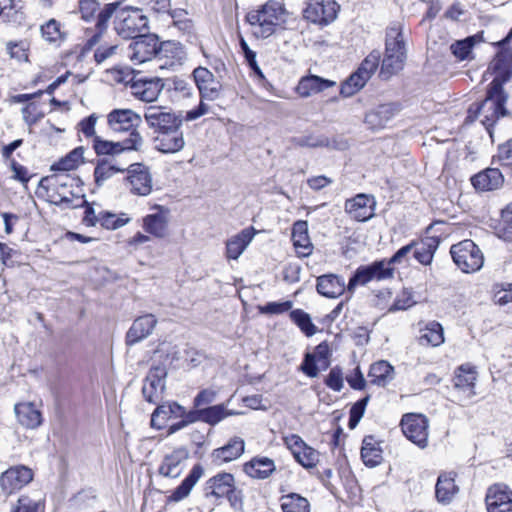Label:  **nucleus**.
Here are the masks:
<instances>
[{"instance_id": "31", "label": "nucleus", "mask_w": 512, "mask_h": 512, "mask_svg": "<svg viewBox=\"0 0 512 512\" xmlns=\"http://www.w3.org/2000/svg\"><path fill=\"white\" fill-rule=\"evenodd\" d=\"M185 415V409L176 402H168L159 405L151 416V425L158 429L165 426L166 422L175 417H183Z\"/></svg>"}, {"instance_id": "42", "label": "nucleus", "mask_w": 512, "mask_h": 512, "mask_svg": "<svg viewBox=\"0 0 512 512\" xmlns=\"http://www.w3.org/2000/svg\"><path fill=\"white\" fill-rule=\"evenodd\" d=\"M281 508L283 512H309V503L297 494H289L281 498Z\"/></svg>"}, {"instance_id": "49", "label": "nucleus", "mask_w": 512, "mask_h": 512, "mask_svg": "<svg viewBox=\"0 0 512 512\" xmlns=\"http://www.w3.org/2000/svg\"><path fill=\"white\" fill-rule=\"evenodd\" d=\"M476 42V36L467 37L456 41L450 46L452 54L459 60H465L471 54L472 48Z\"/></svg>"}, {"instance_id": "5", "label": "nucleus", "mask_w": 512, "mask_h": 512, "mask_svg": "<svg viewBox=\"0 0 512 512\" xmlns=\"http://www.w3.org/2000/svg\"><path fill=\"white\" fill-rule=\"evenodd\" d=\"M406 61V48L402 27L393 25L387 30L385 55L381 66V75L385 78L401 71Z\"/></svg>"}, {"instance_id": "25", "label": "nucleus", "mask_w": 512, "mask_h": 512, "mask_svg": "<svg viewBox=\"0 0 512 512\" xmlns=\"http://www.w3.org/2000/svg\"><path fill=\"white\" fill-rule=\"evenodd\" d=\"M184 144L180 128L163 131L154 137L155 148L163 153H176L184 147Z\"/></svg>"}, {"instance_id": "9", "label": "nucleus", "mask_w": 512, "mask_h": 512, "mask_svg": "<svg viewBox=\"0 0 512 512\" xmlns=\"http://www.w3.org/2000/svg\"><path fill=\"white\" fill-rule=\"evenodd\" d=\"M428 426V419L421 414H406L401 420L404 435L422 449L428 444Z\"/></svg>"}, {"instance_id": "47", "label": "nucleus", "mask_w": 512, "mask_h": 512, "mask_svg": "<svg viewBox=\"0 0 512 512\" xmlns=\"http://www.w3.org/2000/svg\"><path fill=\"white\" fill-rule=\"evenodd\" d=\"M296 91L301 97H309L318 93L320 91V77L316 75L302 77Z\"/></svg>"}, {"instance_id": "34", "label": "nucleus", "mask_w": 512, "mask_h": 512, "mask_svg": "<svg viewBox=\"0 0 512 512\" xmlns=\"http://www.w3.org/2000/svg\"><path fill=\"white\" fill-rule=\"evenodd\" d=\"M394 376V367L384 360L373 363L368 373L371 384L380 387H385L389 384L394 379Z\"/></svg>"}, {"instance_id": "8", "label": "nucleus", "mask_w": 512, "mask_h": 512, "mask_svg": "<svg viewBox=\"0 0 512 512\" xmlns=\"http://www.w3.org/2000/svg\"><path fill=\"white\" fill-rule=\"evenodd\" d=\"M144 120L154 134L180 128L182 120L163 106H149L144 113Z\"/></svg>"}, {"instance_id": "28", "label": "nucleus", "mask_w": 512, "mask_h": 512, "mask_svg": "<svg viewBox=\"0 0 512 512\" xmlns=\"http://www.w3.org/2000/svg\"><path fill=\"white\" fill-rule=\"evenodd\" d=\"M256 234L253 227H248L232 236L226 242V257L237 260L249 246Z\"/></svg>"}, {"instance_id": "38", "label": "nucleus", "mask_w": 512, "mask_h": 512, "mask_svg": "<svg viewBox=\"0 0 512 512\" xmlns=\"http://www.w3.org/2000/svg\"><path fill=\"white\" fill-rule=\"evenodd\" d=\"M420 342L422 344L439 346L444 342L443 327L438 322H430L421 331Z\"/></svg>"}, {"instance_id": "22", "label": "nucleus", "mask_w": 512, "mask_h": 512, "mask_svg": "<svg viewBox=\"0 0 512 512\" xmlns=\"http://www.w3.org/2000/svg\"><path fill=\"white\" fill-rule=\"evenodd\" d=\"M189 452L184 447L174 449L166 454L159 466L158 472L164 477L177 478L183 471V463L188 459Z\"/></svg>"}, {"instance_id": "40", "label": "nucleus", "mask_w": 512, "mask_h": 512, "mask_svg": "<svg viewBox=\"0 0 512 512\" xmlns=\"http://www.w3.org/2000/svg\"><path fill=\"white\" fill-rule=\"evenodd\" d=\"M345 290L344 281L335 275H322V296L329 298H337L343 294Z\"/></svg>"}, {"instance_id": "63", "label": "nucleus", "mask_w": 512, "mask_h": 512, "mask_svg": "<svg viewBox=\"0 0 512 512\" xmlns=\"http://www.w3.org/2000/svg\"><path fill=\"white\" fill-rule=\"evenodd\" d=\"M346 380L355 390H363L366 387V380L359 367H356L353 374L347 376Z\"/></svg>"}, {"instance_id": "26", "label": "nucleus", "mask_w": 512, "mask_h": 512, "mask_svg": "<svg viewBox=\"0 0 512 512\" xmlns=\"http://www.w3.org/2000/svg\"><path fill=\"white\" fill-rule=\"evenodd\" d=\"M471 183L476 190L493 191L502 187L504 177L497 168H487L471 178Z\"/></svg>"}, {"instance_id": "15", "label": "nucleus", "mask_w": 512, "mask_h": 512, "mask_svg": "<svg viewBox=\"0 0 512 512\" xmlns=\"http://www.w3.org/2000/svg\"><path fill=\"white\" fill-rule=\"evenodd\" d=\"M153 209L155 210L154 213L143 218L142 227L147 234L155 238H165L168 235L170 211L160 205H156Z\"/></svg>"}, {"instance_id": "6", "label": "nucleus", "mask_w": 512, "mask_h": 512, "mask_svg": "<svg viewBox=\"0 0 512 512\" xmlns=\"http://www.w3.org/2000/svg\"><path fill=\"white\" fill-rule=\"evenodd\" d=\"M455 264L465 273L480 270L484 264V255L479 247L469 239L454 244L450 250Z\"/></svg>"}, {"instance_id": "51", "label": "nucleus", "mask_w": 512, "mask_h": 512, "mask_svg": "<svg viewBox=\"0 0 512 512\" xmlns=\"http://www.w3.org/2000/svg\"><path fill=\"white\" fill-rule=\"evenodd\" d=\"M121 171L122 169L117 168L108 162L98 163L94 170V177L97 186H102L105 181Z\"/></svg>"}, {"instance_id": "59", "label": "nucleus", "mask_w": 512, "mask_h": 512, "mask_svg": "<svg viewBox=\"0 0 512 512\" xmlns=\"http://www.w3.org/2000/svg\"><path fill=\"white\" fill-rule=\"evenodd\" d=\"M291 307V301L269 302L265 306L259 307V310L263 314H282L289 311Z\"/></svg>"}, {"instance_id": "10", "label": "nucleus", "mask_w": 512, "mask_h": 512, "mask_svg": "<svg viewBox=\"0 0 512 512\" xmlns=\"http://www.w3.org/2000/svg\"><path fill=\"white\" fill-rule=\"evenodd\" d=\"M205 496L215 500L227 498L232 505H235L237 496L234 476L230 473H219L209 479L205 487Z\"/></svg>"}, {"instance_id": "12", "label": "nucleus", "mask_w": 512, "mask_h": 512, "mask_svg": "<svg viewBox=\"0 0 512 512\" xmlns=\"http://www.w3.org/2000/svg\"><path fill=\"white\" fill-rule=\"evenodd\" d=\"M33 479V472L26 466H13L0 475V489L5 495L20 490Z\"/></svg>"}, {"instance_id": "43", "label": "nucleus", "mask_w": 512, "mask_h": 512, "mask_svg": "<svg viewBox=\"0 0 512 512\" xmlns=\"http://www.w3.org/2000/svg\"><path fill=\"white\" fill-rule=\"evenodd\" d=\"M83 148L79 147L72 150L64 158L59 160L52 167L58 171H70L77 168L83 162Z\"/></svg>"}, {"instance_id": "53", "label": "nucleus", "mask_w": 512, "mask_h": 512, "mask_svg": "<svg viewBox=\"0 0 512 512\" xmlns=\"http://www.w3.org/2000/svg\"><path fill=\"white\" fill-rule=\"evenodd\" d=\"M380 52L372 51L360 64L358 71L366 78L370 79L373 73L376 71L380 62Z\"/></svg>"}, {"instance_id": "45", "label": "nucleus", "mask_w": 512, "mask_h": 512, "mask_svg": "<svg viewBox=\"0 0 512 512\" xmlns=\"http://www.w3.org/2000/svg\"><path fill=\"white\" fill-rule=\"evenodd\" d=\"M368 80V78L357 70L343 83L340 93L345 97L352 96L361 90Z\"/></svg>"}, {"instance_id": "39", "label": "nucleus", "mask_w": 512, "mask_h": 512, "mask_svg": "<svg viewBox=\"0 0 512 512\" xmlns=\"http://www.w3.org/2000/svg\"><path fill=\"white\" fill-rule=\"evenodd\" d=\"M238 413L228 410L225 404H219L202 409V421L210 425H216L228 416L237 415Z\"/></svg>"}, {"instance_id": "1", "label": "nucleus", "mask_w": 512, "mask_h": 512, "mask_svg": "<svg viewBox=\"0 0 512 512\" xmlns=\"http://www.w3.org/2000/svg\"><path fill=\"white\" fill-rule=\"evenodd\" d=\"M111 21L114 31L123 39L137 38L148 30V18L140 9L122 6L119 2L107 3L98 14V33L90 40L92 43L98 42Z\"/></svg>"}, {"instance_id": "41", "label": "nucleus", "mask_w": 512, "mask_h": 512, "mask_svg": "<svg viewBox=\"0 0 512 512\" xmlns=\"http://www.w3.org/2000/svg\"><path fill=\"white\" fill-rule=\"evenodd\" d=\"M130 222L126 213L114 214L107 211L99 212V224L108 230L119 229Z\"/></svg>"}, {"instance_id": "58", "label": "nucleus", "mask_w": 512, "mask_h": 512, "mask_svg": "<svg viewBox=\"0 0 512 512\" xmlns=\"http://www.w3.org/2000/svg\"><path fill=\"white\" fill-rule=\"evenodd\" d=\"M435 247L431 244L422 243L414 250V257L424 265L431 263Z\"/></svg>"}, {"instance_id": "20", "label": "nucleus", "mask_w": 512, "mask_h": 512, "mask_svg": "<svg viewBox=\"0 0 512 512\" xmlns=\"http://www.w3.org/2000/svg\"><path fill=\"white\" fill-rule=\"evenodd\" d=\"M375 200L365 194H358L345 203L346 212L357 221H367L374 216Z\"/></svg>"}, {"instance_id": "48", "label": "nucleus", "mask_w": 512, "mask_h": 512, "mask_svg": "<svg viewBox=\"0 0 512 512\" xmlns=\"http://www.w3.org/2000/svg\"><path fill=\"white\" fill-rule=\"evenodd\" d=\"M43 503L39 499H33L28 495H22L12 505L10 512H39Z\"/></svg>"}, {"instance_id": "36", "label": "nucleus", "mask_w": 512, "mask_h": 512, "mask_svg": "<svg viewBox=\"0 0 512 512\" xmlns=\"http://www.w3.org/2000/svg\"><path fill=\"white\" fill-rule=\"evenodd\" d=\"M292 241L300 256H308L312 251V244L307 234V223L298 221L293 225Z\"/></svg>"}, {"instance_id": "52", "label": "nucleus", "mask_w": 512, "mask_h": 512, "mask_svg": "<svg viewBox=\"0 0 512 512\" xmlns=\"http://www.w3.org/2000/svg\"><path fill=\"white\" fill-rule=\"evenodd\" d=\"M302 16L306 22L316 26L320 25V0H306Z\"/></svg>"}, {"instance_id": "2", "label": "nucleus", "mask_w": 512, "mask_h": 512, "mask_svg": "<svg viewBox=\"0 0 512 512\" xmlns=\"http://www.w3.org/2000/svg\"><path fill=\"white\" fill-rule=\"evenodd\" d=\"M489 70L495 74L488 91L487 97L480 103H473L468 109L467 119L474 121L482 116L481 123L489 129L495 121L506 114L505 103L507 94L503 91L502 84L509 80L512 73L506 67V63L500 59H494Z\"/></svg>"}, {"instance_id": "32", "label": "nucleus", "mask_w": 512, "mask_h": 512, "mask_svg": "<svg viewBox=\"0 0 512 512\" xmlns=\"http://www.w3.org/2000/svg\"><path fill=\"white\" fill-rule=\"evenodd\" d=\"M276 469L275 463L272 459L263 456L252 458L243 466L244 472L255 479H266Z\"/></svg>"}, {"instance_id": "24", "label": "nucleus", "mask_w": 512, "mask_h": 512, "mask_svg": "<svg viewBox=\"0 0 512 512\" xmlns=\"http://www.w3.org/2000/svg\"><path fill=\"white\" fill-rule=\"evenodd\" d=\"M457 474L453 471L442 472L435 486V496L439 503L447 505L458 494L459 487L455 484Z\"/></svg>"}, {"instance_id": "37", "label": "nucleus", "mask_w": 512, "mask_h": 512, "mask_svg": "<svg viewBox=\"0 0 512 512\" xmlns=\"http://www.w3.org/2000/svg\"><path fill=\"white\" fill-rule=\"evenodd\" d=\"M203 474V469L201 466L196 465L192 468L189 475L182 481V483L175 489L172 494V499L174 501H180L187 497L197 483V481L201 478Z\"/></svg>"}, {"instance_id": "18", "label": "nucleus", "mask_w": 512, "mask_h": 512, "mask_svg": "<svg viewBox=\"0 0 512 512\" xmlns=\"http://www.w3.org/2000/svg\"><path fill=\"white\" fill-rule=\"evenodd\" d=\"M128 180L133 194L147 196L152 191V177L148 167L135 163L130 166Z\"/></svg>"}, {"instance_id": "30", "label": "nucleus", "mask_w": 512, "mask_h": 512, "mask_svg": "<svg viewBox=\"0 0 512 512\" xmlns=\"http://www.w3.org/2000/svg\"><path fill=\"white\" fill-rule=\"evenodd\" d=\"M396 111L393 104H382L366 114L365 123L372 130L382 129L393 119Z\"/></svg>"}, {"instance_id": "33", "label": "nucleus", "mask_w": 512, "mask_h": 512, "mask_svg": "<svg viewBox=\"0 0 512 512\" xmlns=\"http://www.w3.org/2000/svg\"><path fill=\"white\" fill-rule=\"evenodd\" d=\"M15 413L19 423L26 428L34 429L42 422L40 411L31 402L16 404Z\"/></svg>"}, {"instance_id": "16", "label": "nucleus", "mask_w": 512, "mask_h": 512, "mask_svg": "<svg viewBox=\"0 0 512 512\" xmlns=\"http://www.w3.org/2000/svg\"><path fill=\"white\" fill-rule=\"evenodd\" d=\"M109 127L115 132H134L142 123L141 116L131 109H114L107 116Z\"/></svg>"}, {"instance_id": "7", "label": "nucleus", "mask_w": 512, "mask_h": 512, "mask_svg": "<svg viewBox=\"0 0 512 512\" xmlns=\"http://www.w3.org/2000/svg\"><path fill=\"white\" fill-rule=\"evenodd\" d=\"M394 269L389 267L385 259L370 265L360 266L350 279L348 289L352 290L358 285H365L372 280H386L393 278Z\"/></svg>"}, {"instance_id": "29", "label": "nucleus", "mask_w": 512, "mask_h": 512, "mask_svg": "<svg viewBox=\"0 0 512 512\" xmlns=\"http://www.w3.org/2000/svg\"><path fill=\"white\" fill-rule=\"evenodd\" d=\"M477 379L476 371L471 367L461 366L454 376V388L463 399H470L475 395L474 387Z\"/></svg>"}, {"instance_id": "27", "label": "nucleus", "mask_w": 512, "mask_h": 512, "mask_svg": "<svg viewBox=\"0 0 512 512\" xmlns=\"http://www.w3.org/2000/svg\"><path fill=\"white\" fill-rule=\"evenodd\" d=\"M245 443L240 437H234L223 447L217 448L212 452V461L220 466L239 458L244 452Z\"/></svg>"}, {"instance_id": "56", "label": "nucleus", "mask_w": 512, "mask_h": 512, "mask_svg": "<svg viewBox=\"0 0 512 512\" xmlns=\"http://www.w3.org/2000/svg\"><path fill=\"white\" fill-rule=\"evenodd\" d=\"M370 400V396L367 395L364 398L357 401L350 409V417H349V423L348 426L350 429H354L358 423L360 422L361 418L364 415L366 406Z\"/></svg>"}, {"instance_id": "64", "label": "nucleus", "mask_w": 512, "mask_h": 512, "mask_svg": "<svg viewBox=\"0 0 512 512\" xmlns=\"http://www.w3.org/2000/svg\"><path fill=\"white\" fill-rule=\"evenodd\" d=\"M97 116L95 114H92L85 119H83L79 123L80 131L86 136V137H92L95 134V125L97 122Z\"/></svg>"}, {"instance_id": "19", "label": "nucleus", "mask_w": 512, "mask_h": 512, "mask_svg": "<svg viewBox=\"0 0 512 512\" xmlns=\"http://www.w3.org/2000/svg\"><path fill=\"white\" fill-rule=\"evenodd\" d=\"M488 512H512V492L507 486L496 484L486 495Z\"/></svg>"}, {"instance_id": "35", "label": "nucleus", "mask_w": 512, "mask_h": 512, "mask_svg": "<svg viewBox=\"0 0 512 512\" xmlns=\"http://www.w3.org/2000/svg\"><path fill=\"white\" fill-rule=\"evenodd\" d=\"M361 458L368 467H376L382 461V449L372 435L365 436L362 442Z\"/></svg>"}, {"instance_id": "60", "label": "nucleus", "mask_w": 512, "mask_h": 512, "mask_svg": "<svg viewBox=\"0 0 512 512\" xmlns=\"http://www.w3.org/2000/svg\"><path fill=\"white\" fill-rule=\"evenodd\" d=\"M325 383L329 388L340 391L343 387V373L341 369L337 367L331 369Z\"/></svg>"}, {"instance_id": "17", "label": "nucleus", "mask_w": 512, "mask_h": 512, "mask_svg": "<svg viewBox=\"0 0 512 512\" xmlns=\"http://www.w3.org/2000/svg\"><path fill=\"white\" fill-rule=\"evenodd\" d=\"M164 82L161 78L137 79L131 83V94L143 102L156 101L164 89Z\"/></svg>"}, {"instance_id": "50", "label": "nucleus", "mask_w": 512, "mask_h": 512, "mask_svg": "<svg viewBox=\"0 0 512 512\" xmlns=\"http://www.w3.org/2000/svg\"><path fill=\"white\" fill-rule=\"evenodd\" d=\"M294 458L304 468L311 469L315 468L319 461V452L305 445L303 449L296 453Z\"/></svg>"}, {"instance_id": "55", "label": "nucleus", "mask_w": 512, "mask_h": 512, "mask_svg": "<svg viewBox=\"0 0 512 512\" xmlns=\"http://www.w3.org/2000/svg\"><path fill=\"white\" fill-rule=\"evenodd\" d=\"M320 345L314 348V352H307L305 354L304 360L300 366L302 372L309 377H316L318 374L317 368V354L320 353Z\"/></svg>"}, {"instance_id": "4", "label": "nucleus", "mask_w": 512, "mask_h": 512, "mask_svg": "<svg viewBox=\"0 0 512 512\" xmlns=\"http://www.w3.org/2000/svg\"><path fill=\"white\" fill-rule=\"evenodd\" d=\"M284 14L283 3L277 0H268L265 4L251 10L246 19L253 27V34L258 38L271 36L275 27L279 25Z\"/></svg>"}, {"instance_id": "21", "label": "nucleus", "mask_w": 512, "mask_h": 512, "mask_svg": "<svg viewBox=\"0 0 512 512\" xmlns=\"http://www.w3.org/2000/svg\"><path fill=\"white\" fill-rule=\"evenodd\" d=\"M193 77L202 98L215 100L219 97L221 84L211 71L204 67H197L193 71Z\"/></svg>"}, {"instance_id": "13", "label": "nucleus", "mask_w": 512, "mask_h": 512, "mask_svg": "<svg viewBox=\"0 0 512 512\" xmlns=\"http://www.w3.org/2000/svg\"><path fill=\"white\" fill-rule=\"evenodd\" d=\"M68 177L62 175H55L52 177L42 178L40 181V188L45 189L49 201L55 205L66 204L67 207L72 205L70 197L71 192H66L68 188Z\"/></svg>"}, {"instance_id": "57", "label": "nucleus", "mask_w": 512, "mask_h": 512, "mask_svg": "<svg viewBox=\"0 0 512 512\" xmlns=\"http://www.w3.org/2000/svg\"><path fill=\"white\" fill-rule=\"evenodd\" d=\"M339 11L340 5L335 0H322V25L335 21Z\"/></svg>"}, {"instance_id": "14", "label": "nucleus", "mask_w": 512, "mask_h": 512, "mask_svg": "<svg viewBox=\"0 0 512 512\" xmlns=\"http://www.w3.org/2000/svg\"><path fill=\"white\" fill-rule=\"evenodd\" d=\"M167 371L164 366L152 367L143 384L142 393L149 403H158L162 399L165 389Z\"/></svg>"}, {"instance_id": "54", "label": "nucleus", "mask_w": 512, "mask_h": 512, "mask_svg": "<svg viewBox=\"0 0 512 512\" xmlns=\"http://www.w3.org/2000/svg\"><path fill=\"white\" fill-rule=\"evenodd\" d=\"M102 7L97 0H81L79 4V11L82 19L85 21H90L95 19L97 21V17Z\"/></svg>"}, {"instance_id": "3", "label": "nucleus", "mask_w": 512, "mask_h": 512, "mask_svg": "<svg viewBox=\"0 0 512 512\" xmlns=\"http://www.w3.org/2000/svg\"><path fill=\"white\" fill-rule=\"evenodd\" d=\"M135 40L131 42L127 48L126 55L135 65L145 63L147 61L155 59L158 67L163 69L167 66L173 68L177 63L171 61L162 63L163 56L166 53L172 51L175 44L171 42L159 43L158 38L155 35H143L141 34Z\"/></svg>"}, {"instance_id": "11", "label": "nucleus", "mask_w": 512, "mask_h": 512, "mask_svg": "<svg viewBox=\"0 0 512 512\" xmlns=\"http://www.w3.org/2000/svg\"><path fill=\"white\" fill-rule=\"evenodd\" d=\"M143 144V137L138 131L130 133L129 137L122 142L102 140L97 136L93 139V147L98 155L118 154L126 150L139 151Z\"/></svg>"}, {"instance_id": "62", "label": "nucleus", "mask_w": 512, "mask_h": 512, "mask_svg": "<svg viewBox=\"0 0 512 512\" xmlns=\"http://www.w3.org/2000/svg\"><path fill=\"white\" fill-rule=\"evenodd\" d=\"M285 445L292 452L293 456L296 455L306 445L304 441L295 434H289L283 438Z\"/></svg>"}, {"instance_id": "23", "label": "nucleus", "mask_w": 512, "mask_h": 512, "mask_svg": "<svg viewBox=\"0 0 512 512\" xmlns=\"http://www.w3.org/2000/svg\"><path fill=\"white\" fill-rule=\"evenodd\" d=\"M156 324L157 319L153 314H146L135 319L126 335L127 345H133L147 338Z\"/></svg>"}, {"instance_id": "44", "label": "nucleus", "mask_w": 512, "mask_h": 512, "mask_svg": "<svg viewBox=\"0 0 512 512\" xmlns=\"http://www.w3.org/2000/svg\"><path fill=\"white\" fill-rule=\"evenodd\" d=\"M290 318L306 336L310 337L317 332V328L312 323L309 314L303 310L296 309L291 311Z\"/></svg>"}, {"instance_id": "61", "label": "nucleus", "mask_w": 512, "mask_h": 512, "mask_svg": "<svg viewBox=\"0 0 512 512\" xmlns=\"http://www.w3.org/2000/svg\"><path fill=\"white\" fill-rule=\"evenodd\" d=\"M414 303L415 301L412 299L411 295L404 291L401 295L397 297L393 305L389 307L388 311L394 312L399 310H406L407 308L411 307Z\"/></svg>"}, {"instance_id": "46", "label": "nucleus", "mask_w": 512, "mask_h": 512, "mask_svg": "<svg viewBox=\"0 0 512 512\" xmlns=\"http://www.w3.org/2000/svg\"><path fill=\"white\" fill-rule=\"evenodd\" d=\"M42 38L49 43H58L63 37L64 33L61 30V24L55 19H50L41 26Z\"/></svg>"}]
</instances>
